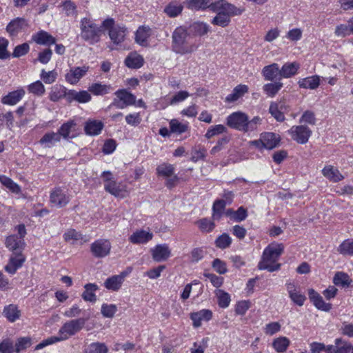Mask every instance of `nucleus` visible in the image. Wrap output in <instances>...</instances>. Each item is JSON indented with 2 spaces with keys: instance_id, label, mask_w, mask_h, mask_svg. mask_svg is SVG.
<instances>
[{
  "instance_id": "f257e3e1",
  "label": "nucleus",
  "mask_w": 353,
  "mask_h": 353,
  "mask_svg": "<svg viewBox=\"0 0 353 353\" xmlns=\"http://www.w3.org/2000/svg\"><path fill=\"white\" fill-rule=\"evenodd\" d=\"M244 10V8H237L226 0H218L211 6V11L216 13L211 23L225 28L230 24L232 17L240 15Z\"/></svg>"
},
{
  "instance_id": "f03ea898",
  "label": "nucleus",
  "mask_w": 353,
  "mask_h": 353,
  "mask_svg": "<svg viewBox=\"0 0 353 353\" xmlns=\"http://www.w3.org/2000/svg\"><path fill=\"white\" fill-rule=\"evenodd\" d=\"M261 122L260 117L256 116L249 120L248 116L240 111L230 114L226 119V123L230 128L243 132L256 130Z\"/></svg>"
},
{
  "instance_id": "7ed1b4c3",
  "label": "nucleus",
  "mask_w": 353,
  "mask_h": 353,
  "mask_svg": "<svg viewBox=\"0 0 353 353\" xmlns=\"http://www.w3.org/2000/svg\"><path fill=\"white\" fill-rule=\"evenodd\" d=\"M189 36L190 34L185 27H177L172 34V50L181 55L194 52L197 49V46L189 42Z\"/></svg>"
},
{
  "instance_id": "20e7f679",
  "label": "nucleus",
  "mask_w": 353,
  "mask_h": 353,
  "mask_svg": "<svg viewBox=\"0 0 353 353\" xmlns=\"http://www.w3.org/2000/svg\"><path fill=\"white\" fill-rule=\"evenodd\" d=\"M283 251L282 244L269 245L263 251L261 261L258 264L259 270H267L270 272L277 271L280 263H276Z\"/></svg>"
},
{
  "instance_id": "39448f33",
  "label": "nucleus",
  "mask_w": 353,
  "mask_h": 353,
  "mask_svg": "<svg viewBox=\"0 0 353 353\" xmlns=\"http://www.w3.org/2000/svg\"><path fill=\"white\" fill-rule=\"evenodd\" d=\"M103 28L102 25L99 26L90 19L84 17L80 21V36L83 41L94 45L99 42Z\"/></svg>"
},
{
  "instance_id": "423d86ee",
  "label": "nucleus",
  "mask_w": 353,
  "mask_h": 353,
  "mask_svg": "<svg viewBox=\"0 0 353 353\" xmlns=\"http://www.w3.org/2000/svg\"><path fill=\"white\" fill-rule=\"evenodd\" d=\"M88 318H78L66 321L59 330L57 338L59 341L68 339L80 332L85 326Z\"/></svg>"
},
{
  "instance_id": "0eeeda50",
  "label": "nucleus",
  "mask_w": 353,
  "mask_h": 353,
  "mask_svg": "<svg viewBox=\"0 0 353 353\" xmlns=\"http://www.w3.org/2000/svg\"><path fill=\"white\" fill-rule=\"evenodd\" d=\"M102 26L104 29L108 30L110 39L114 45H119L124 41L128 33L125 26L115 25L114 20L108 18L102 22Z\"/></svg>"
},
{
  "instance_id": "6e6552de",
  "label": "nucleus",
  "mask_w": 353,
  "mask_h": 353,
  "mask_svg": "<svg viewBox=\"0 0 353 353\" xmlns=\"http://www.w3.org/2000/svg\"><path fill=\"white\" fill-rule=\"evenodd\" d=\"M104 181V189L106 192L117 198L123 199L129 192L127 186L122 183L117 182L112 179V173L110 171H104L102 173Z\"/></svg>"
},
{
  "instance_id": "1a4fd4ad",
  "label": "nucleus",
  "mask_w": 353,
  "mask_h": 353,
  "mask_svg": "<svg viewBox=\"0 0 353 353\" xmlns=\"http://www.w3.org/2000/svg\"><path fill=\"white\" fill-rule=\"evenodd\" d=\"M285 287L291 301L298 306H303L307 298L294 282L287 281Z\"/></svg>"
},
{
  "instance_id": "9d476101",
  "label": "nucleus",
  "mask_w": 353,
  "mask_h": 353,
  "mask_svg": "<svg viewBox=\"0 0 353 353\" xmlns=\"http://www.w3.org/2000/svg\"><path fill=\"white\" fill-rule=\"evenodd\" d=\"M111 250V243L107 239H98L90 245V251L96 258H103L108 256Z\"/></svg>"
},
{
  "instance_id": "9b49d317",
  "label": "nucleus",
  "mask_w": 353,
  "mask_h": 353,
  "mask_svg": "<svg viewBox=\"0 0 353 353\" xmlns=\"http://www.w3.org/2000/svg\"><path fill=\"white\" fill-rule=\"evenodd\" d=\"M293 140L301 144L307 142L312 131L305 125H294L288 131Z\"/></svg>"
},
{
  "instance_id": "f8f14e48",
  "label": "nucleus",
  "mask_w": 353,
  "mask_h": 353,
  "mask_svg": "<svg viewBox=\"0 0 353 353\" xmlns=\"http://www.w3.org/2000/svg\"><path fill=\"white\" fill-rule=\"evenodd\" d=\"M89 68L88 65L71 68L65 75V81L72 85L77 84L82 77L86 75Z\"/></svg>"
},
{
  "instance_id": "ddd939ff",
  "label": "nucleus",
  "mask_w": 353,
  "mask_h": 353,
  "mask_svg": "<svg viewBox=\"0 0 353 353\" xmlns=\"http://www.w3.org/2000/svg\"><path fill=\"white\" fill-rule=\"evenodd\" d=\"M327 353H353V345L341 338L336 339L334 345H327Z\"/></svg>"
},
{
  "instance_id": "4468645a",
  "label": "nucleus",
  "mask_w": 353,
  "mask_h": 353,
  "mask_svg": "<svg viewBox=\"0 0 353 353\" xmlns=\"http://www.w3.org/2000/svg\"><path fill=\"white\" fill-rule=\"evenodd\" d=\"M26 261V256L20 252L12 254L5 266V270L10 274H14L18 269L22 267Z\"/></svg>"
},
{
  "instance_id": "2eb2a0df",
  "label": "nucleus",
  "mask_w": 353,
  "mask_h": 353,
  "mask_svg": "<svg viewBox=\"0 0 353 353\" xmlns=\"http://www.w3.org/2000/svg\"><path fill=\"white\" fill-rule=\"evenodd\" d=\"M5 245L10 251L12 252L13 254L18 252L22 253L26 243L22 238L18 237L16 234H11L6 237Z\"/></svg>"
},
{
  "instance_id": "dca6fc26",
  "label": "nucleus",
  "mask_w": 353,
  "mask_h": 353,
  "mask_svg": "<svg viewBox=\"0 0 353 353\" xmlns=\"http://www.w3.org/2000/svg\"><path fill=\"white\" fill-rule=\"evenodd\" d=\"M92 96L89 91L81 90L76 91L75 90H69L66 94V101L68 103L77 101L80 103H85L90 101Z\"/></svg>"
},
{
  "instance_id": "f3484780",
  "label": "nucleus",
  "mask_w": 353,
  "mask_h": 353,
  "mask_svg": "<svg viewBox=\"0 0 353 353\" xmlns=\"http://www.w3.org/2000/svg\"><path fill=\"white\" fill-rule=\"evenodd\" d=\"M70 196L61 188H57L50 194V201L57 208L65 206L70 201Z\"/></svg>"
},
{
  "instance_id": "a211bd4d",
  "label": "nucleus",
  "mask_w": 353,
  "mask_h": 353,
  "mask_svg": "<svg viewBox=\"0 0 353 353\" xmlns=\"http://www.w3.org/2000/svg\"><path fill=\"white\" fill-rule=\"evenodd\" d=\"M127 275L128 272H122L119 274L113 275L108 278L104 282L105 288L109 290L118 291L121 288Z\"/></svg>"
},
{
  "instance_id": "6ab92c4d",
  "label": "nucleus",
  "mask_w": 353,
  "mask_h": 353,
  "mask_svg": "<svg viewBox=\"0 0 353 353\" xmlns=\"http://www.w3.org/2000/svg\"><path fill=\"white\" fill-rule=\"evenodd\" d=\"M170 249L165 243L157 245L152 250V259L156 262L166 261L170 256Z\"/></svg>"
},
{
  "instance_id": "aec40b11",
  "label": "nucleus",
  "mask_w": 353,
  "mask_h": 353,
  "mask_svg": "<svg viewBox=\"0 0 353 353\" xmlns=\"http://www.w3.org/2000/svg\"><path fill=\"white\" fill-rule=\"evenodd\" d=\"M262 74L265 81L271 82L281 79L279 66L276 63L265 66L262 70Z\"/></svg>"
},
{
  "instance_id": "412c9836",
  "label": "nucleus",
  "mask_w": 353,
  "mask_h": 353,
  "mask_svg": "<svg viewBox=\"0 0 353 353\" xmlns=\"http://www.w3.org/2000/svg\"><path fill=\"white\" fill-rule=\"evenodd\" d=\"M28 23L23 18H16L12 20L7 26L6 30L11 36H16L19 32L24 30Z\"/></svg>"
},
{
  "instance_id": "4be33fe9",
  "label": "nucleus",
  "mask_w": 353,
  "mask_h": 353,
  "mask_svg": "<svg viewBox=\"0 0 353 353\" xmlns=\"http://www.w3.org/2000/svg\"><path fill=\"white\" fill-rule=\"evenodd\" d=\"M3 315L10 323H14L20 319L21 312L17 305L10 304L4 307Z\"/></svg>"
},
{
  "instance_id": "5701e85b",
  "label": "nucleus",
  "mask_w": 353,
  "mask_h": 353,
  "mask_svg": "<svg viewBox=\"0 0 353 353\" xmlns=\"http://www.w3.org/2000/svg\"><path fill=\"white\" fill-rule=\"evenodd\" d=\"M212 317V312L210 310H201L190 314V319L193 321V326L199 327L201 325V321H208Z\"/></svg>"
},
{
  "instance_id": "b1692460",
  "label": "nucleus",
  "mask_w": 353,
  "mask_h": 353,
  "mask_svg": "<svg viewBox=\"0 0 353 353\" xmlns=\"http://www.w3.org/2000/svg\"><path fill=\"white\" fill-rule=\"evenodd\" d=\"M32 39L37 44L50 46L55 43L56 39L48 32L41 30L32 36Z\"/></svg>"
},
{
  "instance_id": "393cba45",
  "label": "nucleus",
  "mask_w": 353,
  "mask_h": 353,
  "mask_svg": "<svg viewBox=\"0 0 353 353\" xmlns=\"http://www.w3.org/2000/svg\"><path fill=\"white\" fill-rule=\"evenodd\" d=\"M103 127V123L101 121L88 120L85 123L84 130L88 135L95 136L101 133Z\"/></svg>"
},
{
  "instance_id": "a878e982",
  "label": "nucleus",
  "mask_w": 353,
  "mask_h": 353,
  "mask_svg": "<svg viewBox=\"0 0 353 353\" xmlns=\"http://www.w3.org/2000/svg\"><path fill=\"white\" fill-rule=\"evenodd\" d=\"M323 175L332 182H339L343 179L344 176L339 170L332 165H326L322 170Z\"/></svg>"
},
{
  "instance_id": "bb28decb",
  "label": "nucleus",
  "mask_w": 353,
  "mask_h": 353,
  "mask_svg": "<svg viewBox=\"0 0 353 353\" xmlns=\"http://www.w3.org/2000/svg\"><path fill=\"white\" fill-rule=\"evenodd\" d=\"M153 234L145 230H139L134 232L129 238L134 244L145 243L152 239Z\"/></svg>"
},
{
  "instance_id": "cd10ccee",
  "label": "nucleus",
  "mask_w": 353,
  "mask_h": 353,
  "mask_svg": "<svg viewBox=\"0 0 353 353\" xmlns=\"http://www.w3.org/2000/svg\"><path fill=\"white\" fill-rule=\"evenodd\" d=\"M298 84L301 88L314 90L320 85V77L318 75H313L303 78L298 81Z\"/></svg>"
},
{
  "instance_id": "c85d7f7f",
  "label": "nucleus",
  "mask_w": 353,
  "mask_h": 353,
  "mask_svg": "<svg viewBox=\"0 0 353 353\" xmlns=\"http://www.w3.org/2000/svg\"><path fill=\"white\" fill-rule=\"evenodd\" d=\"M25 94L23 89H19L9 92L6 96L2 98V103L8 105H15L18 103Z\"/></svg>"
},
{
  "instance_id": "c756f323",
  "label": "nucleus",
  "mask_w": 353,
  "mask_h": 353,
  "mask_svg": "<svg viewBox=\"0 0 353 353\" xmlns=\"http://www.w3.org/2000/svg\"><path fill=\"white\" fill-rule=\"evenodd\" d=\"M263 148L271 150L276 147L279 142V137L273 132H265L261 134Z\"/></svg>"
},
{
  "instance_id": "7c9ffc66",
  "label": "nucleus",
  "mask_w": 353,
  "mask_h": 353,
  "mask_svg": "<svg viewBox=\"0 0 353 353\" xmlns=\"http://www.w3.org/2000/svg\"><path fill=\"white\" fill-rule=\"evenodd\" d=\"M85 290L81 296L85 301L94 303L97 301V296L95 292L99 290L97 285L94 283H87L84 285Z\"/></svg>"
},
{
  "instance_id": "2f4dec72",
  "label": "nucleus",
  "mask_w": 353,
  "mask_h": 353,
  "mask_svg": "<svg viewBox=\"0 0 353 353\" xmlns=\"http://www.w3.org/2000/svg\"><path fill=\"white\" fill-rule=\"evenodd\" d=\"M143 58L137 53H130L125 59V64L129 68L138 69L143 65Z\"/></svg>"
},
{
  "instance_id": "473e14b6",
  "label": "nucleus",
  "mask_w": 353,
  "mask_h": 353,
  "mask_svg": "<svg viewBox=\"0 0 353 353\" xmlns=\"http://www.w3.org/2000/svg\"><path fill=\"white\" fill-rule=\"evenodd\" d=\"M299 69V64L296 62L286 63L280 69L281 78H290L294 76Z\"/></svg>"
},
{
  "instance_id": "72a5a7b5",
  "label": "nucleus",
  "mask_w": 353,
  "mask_h": 353,
  "mask_svg": "<svg viewBox=\"0 0 353 353\" xmlns=\"http://www.w3.org/2000/svg\"><path fill=\"white\" fill-rule=\"evenodd\" d=\"M185 3L189 9L204 10L209 8L211 10V6L214 2H211V0H186Z\"/></svg>"
},
{
  "instance_id": "f704fd0d",
  "label": "nucleus",
  "mask_w": 353,
  "mask_h": 353,
  "mask_svg": "<svg viewBox=\"0 0 353 353\" xmlns=\"http://www.w3.org/2000/svg\"><path fill=\"white\" fill-rule=\"evenodd\" d=\"M60 134L57 132H50L46 133L39 140V143L46 148H51L56 143L60 141Z\"/></svg>"
},
{
  "instance_id": "c9c22d12",
  "label": "nucleus",
  "mask_w": 353,
  "mask_h": 353,
  "mask_svg": "<svg viewBox=\"0 0 353 353\" xmlns=\"http://www.w3.org/2000/svg\"><path fill=\"white\" fill-rule=\"evenodd\" d=\"M248 91V87L245 85H239L236 86L232 92L228 94L225 98V101L232 103L237 101L241 97Z\"/></svg>"
},
{
  "instance_id": "e433bc0d",
  "label": "nucleus",
  "mask_w": 353,
  "mask_h": 353,
  "mask_svg": "<svg viewBox=\"0 0 353 353\" xmlns=\"http://www.w3.org/2000/svg\"><path fill=\"white\" fill-rule=\"evenodd\" d=\"M150 36V28L148 26H141L135 33V41L137 43L145 46Z\"/></svg>"
},
{
  "instance_id": "4c0bfd02",
  "label": "nucleus",
  "mask_w": 353,
  "mask_h": 353,
  "mask_svg": "<svg viewBox=\"0 0 353 353\" xmlns=\"http://www.w3.org/2000/svg\"><path fill=\"white\" fill-rule=\"evenodd\" d=\"M226 201L223 199L216 200L212 206V219L215 221L221 219L223 215Z\"/></svg>"
},
{
  "instance_id": "58836bf2",
  "label": "nucleus",
  "mask_w": 353,
  "mask_h": 353,
  "mask_svg": "<svg viewBox=\"0 0 353 353\" xmlns=\"http://www.w3.org/2000/svg\"><path fill=\"white\" fill-rule=\"evenodd\" d=\"M112 87L110 85L102 84L101 83H95L91 84L88 88L89 92L94 95H104L110 92Z\"/></svg>"
},
{
  "instance_id": "ea45409f",
  "label": "nucleus",
  "mask_w": 353,
  "mask_h": 353,
  "mask_svg": "<svg viewBox=\"0 0 353 353\" xmlns=\"http://www.w3.org/2000/svg\"><path fill=\"white\" fill-rule=\"evenodd\" d=\"M190 30L193 35L202 37L208 33L210 26L206 23L196 22L190 26Z\"/></svg>"
},
{
  "instance_id": "a19ab883",
  "label": "nucleus",
  "mask_w": 353,
  "mask_h": 353,
  "mask_svg": "<svg viewBox=\"0 0 353 353\" xmlns=\"http://www.w3.org/2000/svg\"><path fill=\"white\" fill-rule=\"evenodd\" d=\"M283 83L279 81L268 83L263 86L264 92L270 97H274L279 91L283 88Z\"/></svg>"
},
{
  "instance_id": "79ce46f5",
  "label": "nucleus",
  "mask_w": 353,
  "mask_h": 353,
  "mask_svg": "<svg viewBox=\"0 0 353 353\" xmlns=\"http://www.w3.org/2000/svg\"><path fill=\"white\" fill-rule=\"evenodd\" d=\"M115 95L122 100L127 106L134 105L136 103L135 96L125 89L117 90Z\"/></svg>"
},
{
  "instance_id": "37998d69",
  "label": "nucleus",
  "mask_w": 353,
  "mask_h": 353,
  "mask_svg": "<svg viewBox=\"0 0 353 353\" xmlns=\"http://www.w3.org/2000/svg\"><path fill=\"white\" fill-rule=\"evenodd\" d=\"M68 90L64 87L55 85L52 88L49 94V99L53 102H57L62 98L66 99V94Z\"/></svg>"
},
{
  "instance_id": "c03bdc74",
  "label": "nucleus",
  "mask_w": 353,
  "mask_h": 353,
  "mask_svg": "<svg viewBox=\"0 0 353 353\" xmlns=\"http://www.w3.org/2000/svg\"><path fill=\"white\" fill-rule=\"evenodd\" d=\"M183 6L179 3L171 2L164 8V12L170 17H176L180 14Z\"/></svg>"
},
{
  "instance_id": "a18cd8bd",
  "label": "nucleus",
  "mask_w": 353,
  "mask_h": 353,
  "mask_svg": "<svg viewBox=\"0 0 353 353\" xmlns=\"http://www.w3.org/2000/svg\"><path fill=\"white\" fill-rule=\"evenodd\" d=\"M108 347L104 343L94 342L87 346L84 353H108Z\"/></svg>"
},
{
  "instance_id": "49530a36",
  "label": "nucleus",
  "mask_w": 353,
  "mask_h": 353,
  "mask_svg": "<svg viewBox=\"0 0 353 353\" xmlns=\"http://www.w3.org/2000/svg\"><path fill=\"white\" fill-rule=\"evenodd\" d=\"M290 340L285 336H281L274 340L272 346L277 352H284L290 345Z\"/></svg>"
},
{
  "instance_id": "de8ad7c7",
  "label": "nucleus",
  "mask_w": 353,
  "mask_h": 353,
  "mask_svg": "<svg viewBox=\"0 0 353 353\" xmlns=\"http://www.w3.org/2000/svg\"><path fill=\"white\" fill-rule=\"evenodd\" d=\"M351 281L352 280L350 279L349 276L342 272L336 273L333 279V282L336 285L342 287H348Z\"/></svg>"
},
{
  "instance_id": "09e8293b",
  "label": "nucleus",
  "mask_w": 353,
  "mask_h": 353,
  "mask_svg": "<svg viewBox=\"0 0 353 353\" xmlns=\"http://www.w3.org/2000/svg\"><path fill=\"white\" fill-rule=\"evenodd\" d=\"M63 238L66 241L72 239L75 241H82L83 242H87L88 241L86 236L83 235L74 229H70L65 232L63 234Z\"/></svg>"
},
{
  "instance_id": "8fccbe9b",
  "label": "nucleus",
  "mask_w": 353,
  "mask_h": 353,
  "mask_svg": "<svg viewBox=\"0 0 353 353\" xmlns=\"http://www.w3.org/2000/svg\"><path fill=\"white\" fill-rule=\"evenodd\" d=\"M174 167L172 164L162 163L157 166V173L159 176L170 177L174 174Z\"/></svg>"
},
{
  "instance_id": "3c124183",
  "label": "nucleus",
  "mask_w": 353,
  "mask_h": 353,
  "mask_svg": "<svg viewBox=\"0 0 353 353\" xmlns=\"http://www.w3.org/2000/svg\"><path fill=\"white\" fill-rule=\"evenodd\" d=\"M32 344V339L30 336L19 337L15 343V352L19 353L21 351L26 350Z\"/></svg>"
},
{
  "instance_id": "603ef678",
  "label": "nucleus",
  "mask_w": 353,
  "mask_h": 353,
  "mask_svg": "<svg viewBox=\"0 0 353 353\" xmlns=\"http://www.w3.org/2000/svg\"><path fill=\"white\" fill-rule=\"evenodd\" d=\"M216 294L219 307L222 308L228 307L231 301L230 294L222 290H217Z\"/></svg>"
},
{
  "instance_id": "864d4df0",
  "label": "nucleus",
  "mask_w": 353,
  "mask_h": 353,
  "mask_svg": "<svg viewBox=\"0 0 353 353\" xmlns=\"http://www.w3.org/2000/svg\"><path fill=\"white\" fill-rule=\"evenodd\" d=\"M28 90L36 96L41 97L46 92L43 84L40 81H37L28 86Z\"/></svg>"
},
{
  "instance_id": "5fc2aeb1",
  "label": "nucleus",
  "mask_w": 353,
  "mask_h": 353,
  "mask_svg": "<svg viewBox=\"0 0 353 353\" xmlns=\"http://www.w3.org/2000/svg\"><path fill=\"white\" fill-rule=\"evenodd\" d=\"M338 252L343 255L353 256V239L343 241L338 248Z\"/></svg>"
},
{
  "instance_id": "6e6d98bb",
  "label": "nucleus",
  "mask_w": 353,
  "mask_h": 353,
  "mask_svg": "<svg viewBox=\"0 0 353 353\" xmlns=\"http://www.w3.org/2000/svg\"><path fill=\"white\" fill-rule=\"evenodd\" d=\"M170 128L172 132L180 134L188 130V125L180 123L176 119H172L170 122Z\"/></svg>"
},
{
  "instance_id": "4d7b16f0",
  "label": "nucleus",
  "mask_w": 353,
  "mask_h": 353,
  "mask_svg": "<svg viewBox=\"0 0 353 353\" xmlns=\"http://www.w3.org/2000/svg\"><path fill=\"white\" fill-rule=\"evenodd\" d=\"M232 241L231 237L227 233H223L216 238L215 245L217 248L223 250L229 248Z\"/></svg>"
},
{
  "instance_id": "13d9d810",
  "label": "nucleus",
  "mask_w": 353,
  "mask_h": 353,
  "mask_svg": "<svg viewBox=\"0 0 353 353\" xmlns=\"http://www.w3.org/2000/svg\"><path fill=\"white\" fill-rule=\"evenodd\" d=\"M269 112L277 121L282 122L285 120L283 113L280 110L279 104L275 102L270 103Z\"/></svg>"
},
{
  "instance_id": "bf43d9fd",
  "label": "nucleus",
  "mask_w": 353,
  "mask_h": 353,
  "mask_svg": "<svg viewBox=\"0 0 353 353\" xmlns=\"http://www.w3.org/2000/svg\"><path fill=\"white\" fill-rule=\"evenodd\" d=\"M1 183L14 193H19L21 188L18 184L6 176H0Z\"/></svg>"
},
{
  "instance_id": "052dcab7",
  "label": "nucleus",
  "mask_w": 353,
  "mask_h": 353,
  "mask_svg": "<svg viewBox=\"0 0 353 353\" xmlns=\"http://www.w3.org/2000/svg\"><path fill=\"white\" fill-rule=\"evenodd\" d=\"M30 50V46L28 43H23L22 44L17 46L12 54V57L19 58L22 56L26 55Z\"/></svg>"
},
{
  "instance_id": "680f3d73",
  "label": "nucleus",
  "mask_w": 353,
  "mask_h": 353,
  "mask_svg": "<svg viewBox=\"0 0 353 353\" xmlns=\"http://www.w3.org/2000/svg\"><path fill=\"white\" fill-rule=\"evenodd\" d=\"M117 311V307L114 304L103 303L101 306V312L104 317L112 318Z\"/></svg>"
},
{
  "instance_id": "e2e57ef3",
  "label": "nucleus",
  "mask_w": 353,
  "mask_h": 353,
  "mask_svg": "<svg viewBox=\"0 0 353 353\" xmlns=\"http://www.w3.org/2000/svg\"><path fill=\"white\" fill-rule=\"evenodd\" d=\"M197 225H198L199 229L202 232H211L215 228L214 223L213 221H211L210 220L206 219V218L200 219L197 222Z\"/></svg>"
},
{
  "instance_id": "0e129e2a",
  "label": "nucleus",
  "mask_w": 353,
  "mask_h": 353,
  "mask_svg": "<svg viewBox=\"0 0 353 353\" xmlns=\"http://www.w3.org/2000/svg\"><path fill=\"white\" fill-rule=\"evenodd\" d=\"M226 131L227 128L223 125L219 124L210 128L205 136L207 139H210Z\"/></svg>"
},
{
  "instance_id": "69168bd1",
  "label": "nucleus",
  "mask_w": 353,
  "mask_h": 353,
  "mask_svg": "<svg viewBox=\"0 0 353 353\" xmlns=\"http://www.w3.org/2000/svg\"><path fill=\"white\" fill-rule=\"evenodd\" d=\"M62 6L67 16H76L77 14V6L71 0H65Z\"/></svg>"
},
{
  "instance_id": "338daca9",
  "label": "nucleus",
  "mask_w": 353,
  "mask_h": 353,
  "mask_svg": "<svg viewBox=\"0 0 353 353\" xmlns=\"http://www.w3.org/2000/svg\"><path fill=\"white\" fill-rule=\"evenodd\" d=\"M57 73L55 70H51L46 72L45 70H42L40 77L41 79L47 84H51L56 81Z\"/></svg>"
},
{
  "instance_id": "774afa93",
  "label": "nucleus",
  "mask_w": 353,
  "mask_h": 353,
  "mask_svg": "<svg viewBox=\"0 0 353 353\" xmlns=\"http://www.w3.org/2000/svg\"><path fill=\"white\" fill-rule=\"evenodd\" d=\"M75 123L73 121H69L65 123H63L60 128L59 129V131L57 133L60 134V137H63V138L66 139L68 137L71 129L75 126Z\"/></svg>"
}]
</instances>
